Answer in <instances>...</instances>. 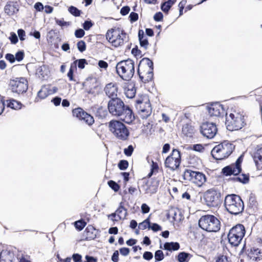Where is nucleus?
<instances>
[{
	"mask_svg": "<svg viewBox=\"0 0 262 262\" xmlns=\"http://www.w3.org/2000/svg\"><path fill=\"white\" fill-rule=\"evenodd\" d=\"M68 10L71 14L76 17L79 16L81 14V11L73 6H70L68 9Z\"/></svg>",
	"mask_w": 262,
	"mask_h": 262,
	"instance_id": "nucleus-40",
	"label": "nucleus"
},
{
	"mask_svg": "<svg viewBox=\"0 0 262 262\" xmlns=\"http://www.w3.org/2000/svg\"><path fill=\"white\" fill-rule=\"evenodd\" d=\"M177 2V0H168L161 4V10L165 13L167 14L169 10Z\"/></svg>",
	"mask_w": 262,
	"mask_h": 262,
	"instance_id": "nucleus-34",
	"label": "nucleus"
},
{
	"mask_svg": "<svg viewBox=\"0 0 262 262\" xmlns=\"http://www.w3.org/2000/svg\"><path fill=\"white\" fill-rule=\"evenodd\" d=\"M17 33L20 40L23 41L25 39V36H26V33L24 30L21 29H18Z\"/></svg>",
	"mask_w": 262,
	"mask_h": 262,
	"instance_id": "nucleus-58",
	"label": "nucleus"
},
{
	"mask_svg": "<svg viewBox=\"0 0 262 262\" xmlns=\"http://www.w3.org/2000/svg\"><path fill=\"white\" fill-rule=\"evenodd\" d=\"M138 37L140 46L143 47L144 49H147L149 45V42L147 38L144 35V31L142 30H139Z\"/></svg>",
	"mask_w": 262,
	"mask_h": 262,
	"instance_id": "nucleus-30",
	"label": "nucleus"
},
{
	"mask_svg": "<svg viewBox=\"0 0 262 262\" xmlns=\"http://www.w3.org/2000/svg\"><path fill=\"white\" fill-rule=\"evenodd\" d=\"M9 39L10 40L11 42L13 44H16L18 42L17 36L14 32L11 33Z\"/></svg>",
	"mask_w": 262,
	"mask_h": 262,
	"instance_id": "nucleus-55",
	"label": "nucleus"
},
{
	"mask_svg": "<svg viewBox=\"0 0 262 262\" xmlns=\"http://www.w3.org/2000/svg\"><path fill=\"white\" fill-rule=\"evenodd\" d=\"M235 149V145L228 141H224L216 145L212 149L211 154L216 160H222L228 158Z\"/></svg>",
	"mask_w": 262,
	"mask_h": 262,
	"instance_id": "nucleus-9",
	"label": "nucleus"
},
{
	"mask_svg": "<svg viewBox=\"0 0 262 262\" xmlns=\"http://www.w3.org/2000/svg\"><path fill=\"white\" fill-rule=\"evenodd\" d=\"M164 258V255L162 250H158L155 252V262L163 260Z\"/></svg>",
	"mask_w": 262,
	"mask_h": 262,
	"instance_id": "nucleus-42",
	"label": "nucleus"
},
{
	"mask_svg": "<svg viewBox=\"0 0 262 262\" xmlns=\"http://www.w3.org/2000/svg\"><path fill=\"white\" fill-rule=\"evenodd\" d=\"M226 125L230 131L238 130L246 124L245 116L239 110L232 109L228 115L226 114Z\"/></svg>",
	"mask_w": 262,
	"mask_h": 262,
	"instance_id": "nucleus-3",
	"label": "nucleus"
},
{
	"mask_svg": "<svg viewBox=\"0 0 262 262\" xmlns=\"http://www.w3.org/2000/svg\"><path fill=\"white\" fill-rule=\"evenodd\" d=\"M119 251L121 255L123 256H127L129 254L130 250L128 248L123 247L119 249Z\"/></svg>",
	"mask_w": 262,
	"mask_h": 262,
	"instance_id": "nucleus-60",
	"label": "nucleus"
},
{
	"mask_svg": "<svg viewBox=\"0 0 262 262\" xmlns=\"http://www.w3.org/2000/svg\"><path fill=\"white\" fill-rule=\"evenodd\" d=\"M4 11L8 15H13L19 11V4L17 1H9L4 8Z\"/></svg>",
	"mask_w": 262,
	"mask_h": 262,
	"instance_id": "nucleus-24",
	"label": "nucleus"
},
{
	"mask_svg": "<svg viewBox=\"0 0 262 262\" xmlns=\"http://www.w3.org/2000/svg\"><path fill=\"white\" fill-rule=\"evenodd\" d=\"M85 35L84 31L82 29H78L75 32V36L77 38H81Z\"/></svg>",
	"mask_w": 262,
	"mask_h": 262,
	"instance_id": "nucleus-54",
	"label": "nucleus"
},
{
	"mask_svg": "<svg viewBox=\"0 0 262 262\" xmlns=\"http://www.w3.org/2000/svg\"><path fill=\"white\" fill-rule=\"evenodd\" d=\"M130 11V8L129 6H124L120 10V13L122 15H127Z\"/></svg>",
	"mask_w": 262,
	"mask_h": 262,
	"instance_id": "nucleus-59",
	"label": "nucleus"
},
{
	"mask_svg": "<svg viewBox=\"0 0 262 262\" xmlns=\"http://www.w3.org/2000/svg\"><path fill=\"white\" fill-rule=\"evenodd\" d=\"M248 256L253 260L259 261L262 259V252L258 248L253 247L248 253Z\"/></svg>",
	"mask_w": 262,
	"mask_h": 262,
	"instance_id": "nucleus-26",
	"label": "nucleus"
},
{
	"mask_svg": "<svg viewBox=\"0 0 262 262\" xmlns=\"http://www.w3.org/2000/svg\"><path fill=\"white\" fill-rule=\"evenodd\" d=\"M112 260L114 262H118L119 261V252L118 250H116L112 256Z\"/></svg>",
	"mask_w": 262,
	"mask_h": 262,
	"instance_id": "nucleus-62",
	"label": "nucleus"
},
{
	"mask_svg": "<svg viewBox=\"0 0 262 262\" xmlns=\"http://www.w3.org/2000/svg\"><path fill=\"white\" fill-rule=\"evenodd\" d=\"M7 102V106L14 110H19L23 106V104L20 102L14 99L8 100Z\"/></svg>",
	"mask_w": 262,
	"mask_h": 262,
	"instance_id": "nucleus-35",
	"label": "nucleus"
},
{
	"mask_svg": "<svg viewBox=\"0 0 262 262\" xmlns=\"http://www.w3.org/2000/svg\"><path fill=\"white\" fill-rule=\"evenodd\" d=\"M116 69L117 74L123 80L129 81L135 73L134 62L130 59L121 61L117 64Z\"/></svg>",
	"mask_w": 262,
	"mask_h": 262,
	"instance_id": "nucleus-10",
	"label": "nucleus"
},
{
	"mask_svg": "<svg viewBox=\"0 0 262 262\" xmlns=\"http://www.w3.org/2000/svg\"><path fill=\"white\" fill-rule=\"evenodd\" d=\"M138 103L139 104L138 113L140 118L143 119H147L150 116L152 112L149 101L143 102L138 100Z\"/></svg>",
	"mask_w": 262,
	"mask_h": 262,
	"instance_id": "nucleus-20",
	"label": "nucleus"
},
{
	"mask_svg": "<svg viewBox=\"0 0 262 262\" xmlns=\"http://www.w3.org/2000/svg\"><path fill=\"white\" fill-rule=\"evenodd\" d=\"M217 132V128L215 123L206 122L201 126V133L207 138H213Z\"/></svg>",
	"mask_w": 262,
	"mask_h": 262,
	"instance_id": "nucleus-17",
	"label": "nucleus"
},
{
	"mask_svg": "<svg viewBox=\"0 0 262 262\" xmlns=\"http://www.w3.org/2000/svg\"><path fill=\"white\" fill-rule=\"evenodd\" d=\"M107 108L112 115L119 117L126 123L130 124L135 120L132 110L120 98L111 99L107 103Z\"/></svg>",
	"mask_w": 262,
	"mask_h": 262,
	"instance_id": "nucleus-1",
	"label": "nucleus"
},
{
	"mask_svg": "<svg viewBox=\"0 0 262 262\" xmlns=\"http://www.w3.org/2000/svg\"><path fill=\"white\" fill-rule=\"evenodd\" d=\"M138 73L143 83L151 81L154 78V63L152 60L148 58H143L139 63Z\"/></svg>",
	"mask_w": 262,
	"mask_h": 262,
	"instance_id": "nucleus-6",
	"label": "nucleus"
},
{
	"mask_svg": "<svg viewBox=\"0 0 262 262\" xmlns=\"http://www.w3.org/2000/svg\"><path fill=\"white\" fill-rule=\"evenodd\" d=\"M18 258L10 252H1L0 262H17Z\"/></svg>",
	"mask_w": 262,
	"mask_h": 262,
	"instance_id": "nucleus-27",
	"label": "nucleus"
},
{
	"mask_svg": "<svg viewBox=\"0 0 262 262\" xmlns=\"http://www.w3.org/2000/svg\"><path fill=\"white\" fill-rule=\"evenodd\" d=\"M116 213L119 220H124L126 218L127 214V209L124 207L123 202H121L119 207L116 210Z\"/></svg>",
	"mask_w": 262,
	"mask_h": 262,
	"instance_id": "nucleus-29",
	"label": "nucleus"
},
{
	"mask_svg": "<svg viewBox=\"0 0 262 262\" xmlns=\"http://www.w3.org/2000/svg\"><path fill=\"white\" fill-rule=\"evenodd\" d=\"M163 14L160 12L156 13L154 16L155 20L157 21H161L163 19Z\"/></svg>",
	"mask_w": 262,
	"mask_h": 262,
	"instance_id": "nucleus-61",
	"label": "nucleus"
},
{
	"mask_svg": "<svg viewBox=\"0 0 262 262\" xmlns=\"http://www.w3.org/2000/svg\"><path fill=\"white\" fill-rule=\"evenodd\" d=\"M215 262H229V258L226 255L220 254L215 257Z\"/></svg>",
	"mask_w": 262,
	"mask_h": 262,
	"instance_id": "nucleus-47",
	"label": "nucleus"
},
{
	"mask_svg": "<svg viewBox=\"0 0 262 262\" xmlns=\"http://www.w3.org/2000/svg\"><path fill=\"white\" fill-rule=\"evenodd\" d=\"M151 229L154 232H157L162 230L161 227L157 223H152L149 225V228Z\"/></svg>",
	"mask_w": 262,
	"mask_h": 262,
	"instance_id": "nucleus-52",
	"label": "nucleus"
},
{
	"mask_svg": "<svg viewBox=\"0 0 262 262\" xmlns=\"http://www.w3.org/2000/svg\"><path fill=\"white\" fill-rule=\"evenodd\" d=\"M193 150L199 151V152H203L205 148L202 144H196L193 145L192 147L191 148Z\"/></svg>",
	"mask_w": 262,
	"mask_h": 262,
	"instance_id": "nucleus-51",
	"label": "nucleus"
},
{
	"mask_svg": "<svg viewBox=\"0 0 262 262\" xmlns=\"http://www.w3.org/2000/svg\"><path fill=\"white\" fill-rule=\"evenodd\" d=\"M105 37L108 42L114 47L122 46L128 40V36L127 33L119 27L108 29Z\"/></svg>",
	"mask_w": 262,
	"mask_h": 262,
	"instance_id": "nucleus-4",
	"label": "nucleus"
},
{
	"mask_svg": "<svg viewBox=\"0 0 262 262\" xmlns=\"http://www.w3.org/2000/svg\"><path fill=\"white\" fill-rule=\"evenodd\" d=\"M143 257L145 260H150L152 258L153 255L151 252L146 251L143 253Z\"/></svg>",
	"mask_w": 262,
	"mask_h": 262,
	"instance_id": "nucleus-56",
	"label": "nucleus"
},
{
	"mask_svg": "<svg viewBox=\"0 0 262 262\" xmlns=\"http://www.w3.org/2000/svg\"><path fill=\"white\" fill-rule=\"evenodd\" d=\"M201 159L195 155H190L187 158V163L190 167H196L201 162Z\"/></svg>",
	"mask_w": 262,
	"mask_h": 262,
	"instance_id": "nucleus-32",
	"label": "nucleus"
},
{
	"mask_svg": "<svg viewBox=\"0 0 262 262\" xmlns=\"http://www.w3.org/2000/svg\"><path fill=\"white\" fill-rule=\"evenodd\" d=\"M129 18L130 21L132 23L136 21L139 18L138 13L134 12H131L129 14Z\"/></svg>",
	"mask_w": 262,
	"mask_h": 262,
	"instance_id": "nucleus-53",
	"label": "nucleus"
},
{
	"mask_svg": "<svg viewBox=\"0 0 262 262\" xmlns=\"http://www.w3.org/2000/svg\"><path fill=\"white\" fill-rule=\"evenodd\" d=\"M182 156L180 150L173 148L170 154L166 158L164 165L166 168L171 171L178 170L180 166L182 161Z\"/></svg>",
	"mask_w": 262,
	"mask_h": 262,
	"instance_id": "nucleus-13",
	"label": "nucleus"
},
{
	"mask_svg": "<svg viewBox=\"0 0 262 262\" xmlns=\"http://www.w3.org/2000/svg\"><path fill=\"white\" fill-rule=\"evenodd\" d=\"M199 226L203 230L209 232H217L221 229L220 221L214 215H202L199 221Z\"/></svg>",
	"mask_w": 262,
	"mask_h": 262,
	"instance_id": "nucleus-8",
	"label": "nucleus"
},
{
	"mask_svg": "<svg viewBox=\"0 0 262 262\" xmlns=\"http://www.w3.org/2000/svg\"><path fill=\"white\" fill-rule=\"evenodd\" d=\"M246 234L245 226L237 224L232 227L229 231L227 238L229 243L234 247L238 246L241 243Z\"/></svg>",
	"mask_w": 262,
	"mask_h": 262,
	"instance_id": "nucleus-11",
	"label": "nucleus"
},
{
	"mask_svg": "<svg viewBox=\"0 0 262 262\" xmlns=\"http://www.w3.org/2000/svg\"><path fill=\"white\" fill-rule=\"evenodd\" d=\"M118 166L121 170H125L128 167V162L127 160H121L119 161Z\"/></svg>",
	"mask_w": 262,
	"mask_h": 262,
	"instance_id": "nucleus-46",
	"label": "nucleus"
},
{
	"mask_svg": "<svg viewBox=\"0 0 262 262\" xmlns=\"http://www.w3.org/2000/svg\"><path fill=\"white\" fill-rule=\"evenodd\" d=\"M104 91L110 98H118L119 87L117 83L112 82L106 84L104 88Z\"/></svg>",
	"mask_w": 262,
	"mask_h": 262,
	"instance_id": "nucleus-22",
	"label": "nucleus"
},
{
	"mask_svg": "<svg viewBox=\"0 0 262 262\" xmlns=\"http://www.w3.org/2000/svg\"><path fill=\"white\" fill-rule=\"evenodd\" d=\"M93 25L91 21L86 20L83 24V28L85 30H89Z\"/></svg>",
	"mask_w": 262,
	"mask_h": 262,
	"instance_id": "nucleus-57",
	"label": "nucleus"
},
{
	"mask_svg": "<svg viewBox=\"0 0 262 262\" xmlns=\"http://www.w3.org/2000/svg\"><path fill=\"white\" fill-rule=\"evenodd\" d=\"M207 110L210 116L219 117L224 114V109L219 103H213L207 106Z\"/></svg>",
	"mask_w": 262,
	"mask_h": 262,
	"instance_id": "nucleus-23",
	"label": "nucleus"
},
{
	"mask_svg": "<svg viewBox=\"0 0 262 262\" xmlns=\"http://www.w3.org/2000/svg\"><path fill=\"white\" fill-rule=\"evenodd\" d=\"M150 220L149 218L145 219L139 225V228L141 230H145L147 228H149Z\"/></svg>",
	"mask_w": 262,
	"mask_h": 262,
	"instance_id": "nucleus-44",
	"label": "nucleus"
},
{
	"mask_svg": "<svg viewBox=\"0 0 262 262\" xmlns=\"http://www.w3.org/2000/svg\"><path fill=\"white\" fill-rule=\"evenodd\" d=\"M72 114L74 117L83 121L89 125H92L94 123L93 117L81 107H78L73 109Z\"/></svg>",
	"mask_w": 262,
	"mask_h": 262,
	"instance_id": "nucleus-16",
	"label": "nucleus"
},
{
	"mask_svg": "<svg viewBox=\"0 0 262 262\" xmlns=\"http://www.w3.org/2000/svg\"><path fill=\"white\" fill-rule=\"evenodd\" d=\"M224 206L226 210L232 214L237 215L244 209V204L241 197L235 194L227 195L224 200Z\"/></svg>",
	"mask_w": 262,
	"mask_h": 262,
	"instance_id": "nucleus-5",
	"label": "nucleus"
},
{
	"mask_svg": "<svg viewBox=\"0 0 262 262\" xmlns=\"http://www.w3.org/2000/svg\"><path fill=\"white\" fill-rule=\"evenodd\" d=\"M159 170V165L157 162L152 161V164L151 165V169L150 172L148 174V178H150L154 173H157L158 172Z\"/></svg>",
	"mask_w": 262,
	"mask_h": 262,
	"instance_id": "nucleus-39",
	"label": "nucleus"
},
{
	"mask_svg": "<svg viewBox=\"0 0 262 262\" xmlns=\"http://www.w3.org/2000/svg\"><path fill=\"white\" fill-rule=\"evenodd\" d=\"M25 57V53L24 51H19L15 55V59L18 61H21Z\"/></svg>",
	"mask_w": 262,
	"mask_h": 262,
	"instance_id": "nucleus-49",
	"label": "nucleus"
},
{
	"mask_svg": "<svg viewBox=\"0 0 262 262\" xmlns=\"http://www.w3.org/2000/svg\"><path fill=\"white\" fill-rule=\"evenodd\" d=\"M184 180L189 181L198 187H201L207 180L205 174L200 171L186 169L183 173Z\"/></svg>",
	"mask_w": 262,
	"mask_h": 262,
	"instance_id": "nucleus-12",
	"label": "nucleus"
},
{
	"mask_svg": "<svg viewBox=\"0 0 262 262\" xmlns=\"http://www.w3.org/2000/svg\"><path fill=\"white\" fill-rule=\"evenodd\" d=\"M192 255L185 252H180L177 255V260L179 262H188L191 258Z\"/></svg>",
	"mask_w": 262,
	"mask_h": 262,
	"instance_id": "nucleus-36",
	"label": "nucleus"
},
{
	"mask_svg": "<svg viewBox=\"0 0 262 262\" xmlns=\"http://www.w3.org/2000/svg\"><path fill=\"white\" fill-rule=\"evenodd\" d=\"M133 151L134 147L132 145H129L127 148H124V153L127 157L131 156Z\"/></svg>",
	"mask_w": 262,
	"mask_h": 262,
	"instance_id": "nucleus-50",
	"label": "nucleus"
},
{
	"mask_svg": "<svg viewBox=\"0 0 262 262\" xmlns=\"http://www.w3.org/2000/svg\"><path fill=\"white\" fill-rule=\"evenodd\" d=\"M99 231L93 225H89L82 234L81 241H88L95 239L98 234Z\"/></svg>",
	"mask_w": 262,
	"mask_h": 262,
	"instance_id": "nucleus-21",
	"label": "nucleus"
},
{
	"mask_svg": "<svg viewBox=\"0 0 262 262\" xmlns=\"http://www.w3.org/2000/svg\"><path fill=\"white\" fill-rule=\"evenodd\" d=\"M77 46L78 50L81 52H83L86 50V44L83 40L79 41L77 43Z\"/></svg>",
	"mask_w": 262,
	"mask_h": 262,
	"instance_id": "nucleus-48",
	"label": "nucleus"
},
{
	"mask_svg": "<svg viewBox=\"0 0 262 262\" xmlns=\"http://www.w3.org/2000/svg\"><path fill=\"white\" fill-rule=\"evenodd\" d=\"M159 183L157 180L154 179H143L141 187L145 193L152 195L155 193L158 190Z\"/></svg>",
	"mask_w": 262,
	"mask_h": 262,
	"instance_id": "nucleus-18",
	"label": "nucleus"
},
{
	"mask_svg": "<svg viewBox=\"0 0 262 262\" xmlns=\"http://www.w3.org/2000/svg\"><path fill=\"white\" fill-rule=\"evenodd\" d=\"M180 247V244L178 242H166L163 245V249L169 251L178 250Z\"/></svg>",
	"mask_w": 262,
	"mask_h": 262,
	"instance_id": "nucleus-33",
	"label": "nucleus"
},
{
	"mask_svg": "<svg viewBox=\"0 0 262 262\" xmlns=\"http://www.w3.org/2000/svg\"><path fill=\"white\" fill-rule=\"evenodd\" d=\"M77 67L75 62H72L70 65L69 71L67 74V76L70 81H75L76 80L74 77V72L77 71Z\"/></svg>",
	"mask_w": 262,
	"mask_h": 262,
	"instance_id": "nucleus-37",
	"label": "nucleus"
},
{
	"mask_svg": "<svg viewBox=\"0 0 262 262\" xmlns=\"http://www.w3.org/2000/svg\"><path fill=\"white\" fill-rule=\"evenodd\" d=\"M72 258L74 262L80 261L82 259V256L79 254L75 253L73 254Z\"/></svg>",
	"mask_w": 262,
	"mask_h": 262,
	"instance_id": "nucleus-64",
	"label": "nucleus"
},
{
	"mask_svg": "<svg viewBox=\"0 0 262 262\" xmlns=\"http://www.w3.org/2000/svg\"><path fill=\"white\" fill-rule=\"evenodd\" d=\"M51 91L46 86H42L41 89L38 92L37 96L35 98L34 102H38L46 98L49 95L51 94Z\"/></svg>",
	"mask_w": 262,
	"mask_h": 262,
	"instance_id": "nucleus-25",
	"label": "nucleus"
},
{
	"mask_svg": "<svg viewBox=\"0 0 262 262\" xmlns=\"http://www.w3.org/2000/svg\"><path fill=\"white\" fill-rule=\"evenodd\" d=\"M141 210L143 213H147L149 212L150 208L147 204L144 203L141 205Z\"/></svg>",
	"mask_w": 262,
	"mask_h": 262,
	"instance_id": "nucleus-63",
	"label": "nucleus"
},
{
	"mask_svg": "<svg viewBox=\"0 0 262 262\" xmlns=\"http://www.w3.org/2000/svg\"><path fill=\"white\" fill-rule=\"evenodd\" d=\"M125 94L128 98H133L136 95V89L134 88L127 89L125 90Z\"/></svg>",
	"mask_w": 262,
	"mask_h": 262,
	"instance_id": "nucleus-45",
	"label": "nucleus"
},
{
	"mask_svg": "<svg viewBox=\"0 0 262 262\" xmlns=\"http://www.w3.org/2000/svg\"><path fill=\"white\" fill-rule=\"evenodd\" d=\"M84 88L88 94H94L95 89L97 88L98 85L96 81L93 80H87L84 83Z\"/></svg>",
	"mask_w": 262,
	"mask_h": 262,
	"instance_id": "nucleus-28",
	"label": "nucleus"
},
{
	"mask_svg": "<svg viewBox=\"0 0 262 262\" xmlns=\"http://www.w3.org/2000/svg\"><path fill=\"white\" fill-rule=\"evenodd\" d=\"M86 223L83 220H80L75 222L74 226L75 228L78 230H82L86 226Z\"/></svg>",
	"mask_w": 262,
	"mask_h": 262,
	"instance_id": "nucleus-38",
	"label": "nucleus"
},
{
	"mask_svg": "<svg viewBox=\"0 0 262 262\" xmlns=\"http://www.w3.org/2000/svg\"><path fill=\"white\" fill-rule=\"evenodd\" d=\"M251 155L257 169L262 170V144L255 146L251 152Z\"/></svg>",
	"mask_w": 262,
	"mask_h": 262,
	"instance_id": "nucleus-19",
	"label": "nucleus"
},
{
	"mask_svg": "<svg viewBox=\"0 0 262 262\" xmlns=\"http://www.w3.org/2000/svg\"><path fill=\"white\" fill-rule=\"evenodd\" d=\"M221 193L215 189L212 188L206 190L203 194V199L208 206L216 207L221 202Z\"/></svg>",
	"mask_w": 262,
	"mask_h": 262,
	"instance_id": "nucleus-14",
	"label": "nucleus"
},
{
	"mask_svg": "<svg viewBox=\"0 0 262 262\" xmlns=\"http://www.w3.org/2000/svg\"><path fill=\"white\" fill-rule=\"evenodd\" d=\"M107 184L115 192H117L120 188V185L113 180L108 181Z\"/></svg>",
	"mask_w": 262,
	"mask_h": 262,
	"instance_id": "nucleus-43",
	"label": "nucleus"
},
{
	"mask_svg": "<svg viewBox=\"0 0 262 262\" xmlns=\"http://www.w3.org/2000/svg\"><path fill=\"white\" fill-rule=\"evenodd\" d=\"M110 131L114 136L120 141H127L129 139V131L127 126L119 120H112L108 123Z\"/></svg>",
	"mask_w": 262,
	"mask_h": 262,
	"instance_id": "nucleus-7",
	"label": "nucleus"
},
{
	"mask_svg": "<svg viewBox=\"0 0 262 262\" xmlns=\"http://www.w3.org/2000/svg\"><path fill=\"white\" fill-rule=\"evenodd\" d=\"M244 155L242 154L236 160L235 163L224 167L222 170V173L224 176H230L234 175L235 177L233 178L235 182H239L243 184H246L249 181V174H240L242 171V164L244 160Z\"/></svg>",
	"mask_w": 262,
	"mask_h": 262,
	"instance_id": "nucleus-2",
	"label": "nucleus"
},
{
	"mask_svg": "<svg viewBox=\"0 0 262 262\" xmlns=\"http://www.w3.org/2000/svg\"><path fill=\"white\" fill-rule=\"evenodd\" d=\"M194 132V127L189 124H185L182 127V133L186 137H192Z\"/></svg>",
	"mask_w": 262,
	"mask_h": 262,
	"instance_id": "nucleus-31",
	"label": "nucleus"
},
{
	"mask_svg": "<svg viewBox=\"0 0 262 262\" xmlns=\"http://www.w3.org/2000/svg\"><path fill=\"white\" fill-rule=\"evenodd\" d=\"M9 86L13 92L23 94L28 90V82L26 78H16L10 80Z\"/></svg>",
	"mask_w": 262,
	"mask_h": 262,
	"instance_id": "nucleus-15",
	"label": "nucleus"
},
{
	"mask_svg": "<svg viewBox=\"0 0 262 262\" xmlns=\"http://www.w3.org/2000/svg\"><path fill=\"white\" fill-rule=\"evenodd\" d=\"M73 62H75L76 66L77 63L78 67L80 69H84L85 64H88V62L85 59H77L73 61Z\"/></svg>",
	"mask_w": 262,
	"mask_h": 262,
	"instance_id": "nucleus-41",
	"label": "nucleus"
}]
</instances>
